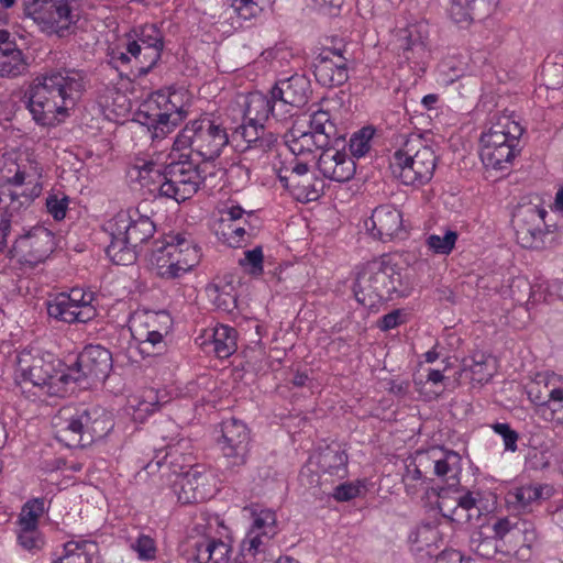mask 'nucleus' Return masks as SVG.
<instances>
[{
	"instance_id": "nucleus-17",
	"label": "nucleus",
	"mask_w": 563,
	"mask_h": 563,
	"mask_svg": "<svg viewBox=\"0 0 563 563\" xmlns=\"http://www.w3.org/2000/svg\"><path fill=\"white\" fill-rule=\"evenodd\" d=\"M220 431L218 445L224 468L230 474H238L247 462L251 431L242 420L233 417L220 423Z\"/></svg>"
},
{
	"instance_id": "nucleus-33",
	"label": "nucleus",
	"mask_w": 563,
	"mask_h": 563,
	"mask_svg": "<svg viewBox=\"0 0 563 563\" xmlns=\"http://www.w3.org/2000/svg\"><path fill=\"white\" fill-rule=\"evenodd\" d=\"M29 64L7 30H0V76L14 78L26 73Z\"/></svg>"
},
{
	"instance_id": "nucleus-57",
	"label": "nucleus",
	"mask_w": 563,
	"mask_h": 563,
	"mask_svg": "<svg viewBox=\"0 0 563 563\" xmlns=\"http://www.w3.org/2000/svg\"><path fill=\"white\" fill-rule=\"evenodd\" d=\"M361 493V487L353 483H342L334 487L332 496L338 501H349L357 497Z\"/></svg>"
},
{
	"instance_id": "nucleus-28",
	"label": "nucleus",
	"mask_w": 563,
	"mask_h": 563,
	"mask_svg": "<svg viewBox=\"0 0 563 563\" xmlns=\"http://www.w3.org/2000/svg\"><path fill=\"white\" fill-rule=\"evenodd\" d=\"M314 77L324 87H338L349 79L347 59L340 49L323 48L316 57Z\"/></svg>"
},
{
	"instance_id": "nucleus-42",
	"label": "nucleus",
	"mask_w": 563,
	"mask_h": 563,
	"mask_svg": "<svg viewBox=\"0 0 563 563\" xmlns=\"http://www.w3.org/2000/svg\"><path fill=\"white\" fill-rule=\"evenodd\" d=\"M277 136L273 132L258 136L256 141H252L241 148V154L244 161H260L264 158L268 152L275 146Z\"/></svg>"
},
{
	"instance_id": "nucleus-37",
	"label": "nucleus",
	"mask_w": 563,
	"mask_h": 563,
	"mask_svg": "<svg viewBox=\"0 0 563 563\" xmlns=\"http://www.w3.org/2000/svg\"><path fill=\"white\" fill-rule=\"evenodd\" d=\"M429 475L431 473L428 452L418 451L406 464V471L402 475L407 494L416 495V490H410V482H420V485L433 482Z\"/></svg>"
},
{
	"instance_id": "nucleus-6",
	"label": "nucleus",
	"mask_w": 563,
	"mask_h": 563,
	"mask_svg": "<svg viewBox=\"0 0 563 563\" xmlns=\"http://www.w3.org/2000/svg\"><path fill=\"white\" fill-rule=\"evenodd\" d=\"M106 230L111 238L107 255L117 265H129L136 260V247L153 238L156 227L137 210H121L108 221Z\"/></svg>"
},
{
	"instance_id": "nucleus-20",
	"label": "nucleus",
	"mask_w": 563,
	"mask_h": 563,
	"mask_svg": "<svg viewBox=\"0 0 563 563\" xmlns=\"http://www.w3.org/2000/svg\"><path fill=\"white\" fill-rule=\"evenodd\" d=\"M220 231L223 243L233 249L246 246L257 229V217L253 210H245L229 200L220 210Z\"/></svg>"
},
{
	"instance_id": "nucleus-1",
	"label": "nucleus",
	"mask_w": 563,
	"mask_h": 563,
	"mask_svg": "<svg viewBox=\"0 0 563 563\" xmlns=\"http://www.w3.org/2000/svg\"><path fill=\"white\" fill-rule=\"evenodd\" d=\"M87 86V75L75 68L49 69L29 85L24 98L33 120L42 126H55L69 117Z\"/></svg>"
},
{
	"instance_id": "nucleus-32",
	"label": "nucleus",
	"mask_w": 563,
	"mask_h": 563,
	"mask_svg": "<svg viewBox=\"0 0 563 563\" xmlns=\"http://www.w3.org/2000/svg\"><path fill=\"white\" fill-rule=\"evenodd\" d=\"M318 168L325 178L338 183L349 181L355 174L353 158L332 145L320 154Z\"/></svg>"
},
{
	"instance_id": "nucleus-31",
	"label": "nucleus",
	"mask_w": 563,
	"mask_h": 563,
	"mask_svg": "<svg viewBox=\"0 0 563 563\" xmlns=\"http://www.w3.org/2000/svg\"><path fill=\"white\" fill-rule=\"evenodd\" d=\"M427 25L410 24L396 34V46L399 55L407 62L419 64L427 56Z\"/></svg>"
},
{
	"instance_id": "nucleus-49",
	"label": "nucleus",
	"mask_w": 563,
	"mask_h": 563,
	"mask_svg": "<svg viewBox=\"0 0 563 563\" xmlns=\"http://www.w3.org/2000/svg\"><path fill=\"white\" fill-rule=\"evenodd\" d=\"M308 174H310L308 164L294 159L289 167L279 169L277 176L282 185L286 187L291 184V179L296 181Z\"/></svg>"
},
{
	"instance_id": "nucleus-35",
	"label": "nucleus",
	"mask_w": 563,
	"mask_h": 563,
	"mask_svg": "<svg viewBox=\"0 0 563 563\" xmlns=\"http://www.w3.org/2000/svg\"><path fill=\"white\" fill-rule=\"evenodd\" d=\"M495 371V362L484 352H475L472 356L463 360L461 376L470 378L471 382L485 385L488 384Z\"/></svg>"
},
{
	"instance_id": "nucleus-27",
	"label": "nucleus",
	"mask_w": 563,
	"mask_h": 563,
	"mask_svg": "<svg viewBox=\"0 0 563 563\" xmlns=\"http://www.w3.org/2000/svg\"><path fill=\"white\" fill-rule=\"evenodd\" d=\"M210 482V475L199 466L176 477L173 490L183 505L201 503L209 499L213 494Z\"/></svg>"
},
{
	"instance_id": "nucleus-44",
	"label": "nucleus",
	"mask_w": 563,
	"mask_h": 563,
	"mask_svg": "<svg viewBox=\"0 0 563 563\" xmlns=\"http://www.w3.org/2000/svg\"><path fill=\"white\" fill-rule=\"evenodd\" d=\"M374 134L372 126H365L352 135L349 146L353 157L360 158L369 152Z\"/></svg>"
},
{
	"instance_id": "nucleus-38",
	"label": "nucleus",
	"mask_w": 563,
	"mask_h": 563,
	"mask_svg": "<svg viewBox=\"0 0 563 563\" xmlns=\"http://www.w3.org/2000/svg\"><path fill=\"white\" fill-rule=\"evenodd\" d=\"M285 188L289 189L294 197L299 201H314L320 197L323 189V181L310 173L301 177Z\"/></svg>"
},
{
	"instance_id": "nucleus-55",
	"label": "nucleus",
	"mask_w": 563,
	"mask_h": 563,
	"mask_svg": "<svg viewBox=\"0 0 563 563\" xmlns=\"http://www.w3.org/2000/svg\"><path fill=\"white\" fill-rule=\"evenodd\" d=\"M18 541L26 550L37 549L42 543L37 528H20Z\"/></svg>"
},
{
	"instance_id": "nucleus-30",
	"label": "nucleus",
	"mask_w": 563,
	"mask_h": 563,
	"mask_svg": "<svg viewBox=\"0 0 563 563\" xmlns=\"http://www.w3.org/2000/svg\"><path fill=\"white\" fill-rule=\"evenodd\" d=\"M253 525L247 539L241 543V551L247 552L252 558L262 552L265 544L263 538L272 539L276 534V514L271 509H254L252 511Z\"/></svg>"
},
{
	"instance_id": "nucleus-2",
	"label": "nucleus",
	"mask_w": 563,
	"mask_h": 563,
	"mask_svg": "<svg viewBox=\"0 0 563 563\" xmlns=\"http://www.w3.org/2000/svg\"><path fill=\"white\" fill-rule=\"evenodd\" d=\"M141 186L157 190L161 196L185 201L195 195L203 181L199 166L188 155L173 159L164 169L153 161L137 159L130 170Z\"/></svg>"
},
{
	"instance_id": "nucleus-3",
	"label": "nucleus",
	"mask_w": 563,
	"mask_h": 563,
	"mask_svg": "<svg viewBox=\"0 0 563 563\" xmlns=\"http://www.w3.org/2000/svg\"><path fill=\"white\" fill-rule=\"evenodd\" d=\"M428 452L430 473L441 479L445 487H438L437 495L440 498L438 508L443 517L459 525L468 523L473 517H481V509L476 505L473 493L454 498L456 505L452 507L446 498L449 489H456L461 483L462 457L457 452L441 449H431ZM433 490L435 488L432 487Z\"/></svg>"
},
{
	"instance_id": "nucleus-47",
	"label": "nucleus",
	"mask_w": 563,
	"mask_h": 563,
	"mask_svg": "<svg viewBox=\"0 0 563 563\" xmlns=\"http://www.w3.org/2000/svg\"><path fill=\"white\" fill-rule=\"evenodd\" d=\"M264 255L262 246H256L253 250L244 252L243 257L239 260V265L252 276H260L263 274Z\"/></svg>"
},
{
	"instance_id": "nucleus-51",
	"label": "nucleus",
	"mask_w": 563,
	"mask_h": 563,
	"mask_svg": "<svg viewBox=\"0 0 563 563\" xmlns=\"http://www.w3.org/2000/svg\"><path fill=\"white\" fill-rule=\"evenodd\" d=\"M473 0H451L450 16L457 24L468 23L472 18Z\"/></svg>"
},
{
	"instance_id": "nucleus-39",
	"label": "nucleus",
	"mask_w": 563,
	"mask_h": 563,
	"mask_svg": "<svg viewBox=\"0 0 563 563\" xmlns=\"http://www.w3.org/2000/svg\"><path fill=\"white\" fill-rule=\"evenodd\" d=\"M210 344L219 358L231 356L236 350L235 329L224 324L217 325L212 331Z\"/></svg>"
},
{
	"instance_id": "nucleus-36",
	"label": "nucleus",
	"mask_w": 563,
	"mask_h": 563,
	"mask_svg": "<svg viewBox=\"0 0 563 563\" xmlns=\"http://www.w3.org/2000/svg\"><path fill=\"white\" fill-rule=\"evenodd\" d=\"M169 401L167 389H137V393L129 396V405L135 412L150 415L156 411L161 405Z\"/></svg>"
},
{
	"instance_id": "nucleus-63",
	"label": "nucleus",
	"mask_w": 563,
	"mask_h": 563,
	"mask_svg": "<svg viewBox=\"0 0 563 563\" xmlns=\"http://www.w3.org/2000/svg\"><path fill=\"white\" fill-rule=\"evenodd\" d=\"M521 395L527 394L528 399L538 406L540 410L543 409V407L547 404V398L550 391H545L544 389H520Z\"/></svg>"
},
{
	"instance_id": "nucleus-41",
	"label": "nucleus",
	"mask_w": 563,
	"mask_h": 563,
	"mask_svg": "<svg viewBox=\"0 0 563 563\" xmlns=\"http://www.w3.org/2000/svg\"><path fill=\"white\" fill-rule=\"evenodd\" d=\"M485 530H489V527L482 525L479 529L472 533L470 547L477 555L484 559H493L498 552V541Z\"/></svg>"
},
{
	"instance_id": "nucleus-8",
	"label": "nucleus",
	"mask_w": 563,
	"mask_h": 563,
	"mask_svg": "<svg viewBox=\"0 0 563 563\" xmlns=\"http://www.w3.org/2000/svg\"><path fill=\"white\" fill-rule=\"evenodd\" d=\"M200 256V249L190 234L170 232L153 242L150 263L159 277L176 279L191 271Z\"/></svg>"
},
{
	"instance_id": "nucleus-11",
	"label": "nucleus",
	"mask_w": 563,
	"mask_h": 563,
	"mask_svg": "<svg viewBox=\"0 0 563 563\" xmlns=\"http://www.w3.org/2000/svg\"><path fill=\"white\" fill-rule=\"evenodd\" d=\"M523 128L510 115H498L481 136V158L493 169H506L520 152Z\"/></svg>"
},
{
	"instance_id": "nucleus-26",
	"label": "nucleus",
	"mask_w": 563,
	"mask_h": 563,
	"mask_svg": "<svg viewBox=\"0 0 563 563\" xmlns=\"http://www.w3.org/2000/svg\"><path fill=\"white\" fill-rule=\"evenodd\" d=\"M547 211L533 203L519 205L512 213V227L518 243L525 249H539L545 235Z\"/></svg>"
},
{
	"instance_id": "nucleus-14",
	"label": "nucleus",
	"mask_w": 563,
	"mask_h": 563,
	"mask_svg": "<svg viewBox=\"0 0 563 563\" xmlns=\"http://www.w3.org/2000/svg\"><path fill=\"white\" fill-rule=\"evenodd\" d=\"M310 130L295 125L287 134V144L295 155L311 153L314 148L325 151L343 139L331 114L325 110L313 111L309 120Z\"/></svg>"
},
{
	"instance_id": "nucleus-25",
	"label": "nucleus",
	"mask_w": 563,
	"mask_h": 563,
	"mask_svg": "<svg viewBox=\"0 0 563 563\" xmlns=\"http://www.w3.org/2000/svg\"><path fill=\"white\" fill-rule=\"evenodd\" d=\"M54 246L53 233L44 227H35L26 234L15 239L9 250V255L21 264L35 266L49 256Z\"/></svg>"
},
{
	"instance_id": "nucleus-56",
	"label": "nucleus",
	"mask_w": 563,
	"mask_h": 563,
	"mask_svg": "<svg viewBox=\"0 0 563 563\" xmlns=\"http://www.w3.org/2000/svg\"><path fill=\"white\" fill-rule=\"evenodd\" d=\"M211 547H213L212 538L203 537L196 541L194 544L195 554L194 558L197 563H210Z\"/></svg>"
},
{
	"instance_id": "nucleus-46",
	"label": "nucleus",
	"mask_w": 563,
	"mask_h": 563,
	"mask_svg": "<svg viewBox=\"0 0 563 563\" xmlns=\"http://www.w3.org/2000/svg\"><path fill=\"white\" fill-rule=\"evenodd\" d=\"M550 391L547 404L541 410L542 415L552 421H563V389H544Z\"/></svg>"
},
{
	"instance_id": "nucleus-64",
	"label": "nucleus",
	"mask_w": 563,
	"mask_h": 563,
	"mask_svg": "<svg viewBox=\"0 0 563 563\" xmlns=\"http://www.w3.org/2000/svg\"><path fill=\"white\" fill-rule=\"evenodd\" d=\"M435 563H470L459 551L443 552L437 556Z\"/></svg>"
},
{
	"instance_id": "nucleus-40",
	"label": "nucleus",
	"mask_w": 563,
	"mask_h": 563,
	"mask_svg": "<svg viewBox=\"0 0 563 563\" xmlns=\"http://www.w3.org/2000/svg\"><path fill=\"white\" fill-rule=\"evenodd\" d=\"M64 549V558L69 563H97L98 544L95 541H68Z\"/></svg>"
},
{
	"instance_id": "nucleus-13",
	"label": "nucleus",
	"mask_w": 563,
	"mask_h": 563,
	"mask_svg": "<svg viewBox=\"0 0 563 563\" xmlns=\"http://www.w3.org/2000/svg\"><path fill=\"white\" fill-rule=\"evenodd\" d=\"M66 366L52 354L43 355L37 349H23L15 356L13 372L16 385L31 384L33 387H53L63 384L60 374Z\"/></svg>"
},
{
	"instance_id": "nucleus-9",
	"label": "nucleus",
	"mask_w": 563,
	"mask_h": 563,
	"mask_svg": "<svg viewBox=\"0 0 563 563\" xmlns=\"http://www.w3.org/2000/svg\"><path fill=\"white\" fill-rule=\"evenodd\" d=\"M438 157L420 134H410L389 158L394 178L405 186H422L431 180Z\"/></svg>"
},
{
	"instance_id": "nucleus-29",
	"label": "nucleus",
	"mask_w": 563,
	"mask_h": 563,
	"mask_svg": "<svg viewBox=\"0 0 563 563\" xmlns=\"http://www.w3.org/2000/svg\"><path fill=\"white\" fill-rule=\"evenodd\" d=\"M364 224L371 236L382 242L391 241L404 233L402 214L393 205L376 207Z\"/></svg>"
},
{
	"instance_id": "nucleus-61",
	"label": "nucleus",
	"mask_w": 563,
	"mask_h": 563,
	"mask_svg": "<svg viewBox=\"0 0 563 563\" xmlns=\"http://www.w3.org/2000/svg\"><path fill=\"white\" fill-rule=\"evenodd\" d=\"M494 532V538L498 540H503L508 533L512 531H519L522 530L518 528L517 523H512L508 518H500L498 519L492 528H489Z\"/></svg>"
},
{
	"instance_id": "nucleus-43",
	"label": "nucleus",
	"mask_w": 563,
	"mask_h": 563,
	"mask_svg": "<svg viewBox=\"0 0 563 563\" xmlns=\"http://www.w3.org/2000/svg\"><path fill=\"white\" fill-rule=\"evenodd\" d=\"M509 503L516 505L521 510H527L532 503L539 501L542 498L541 486H521L514 493L508 495Z\"/></svg>"
},
{
	"instance_id": "nucleus-53",
	"label": "nucleus",
	"mask_w": 563,
	"mask_h": 563,
	"mask_svg": "<svg viewBox=\"0 0 563 563\" xmlns=\"http://www.w3.org/2000/svg\"><path fill=\"white\" fill-rule=\"evenodd\" d=\"M235 132L241 135L243 142L247 145L252 141H256L258 136L265 135L269 131H266L262 123L244 121L243 124L236 128Z\"/></svg>"
},
{
	"instance_id": "nucleus-58",
	"label": "nucleus",
	"mask_w": 563,
	"mask_h": 563,
	"mask_svg": "<svg viewBox=\"0 0 563 563\" xmlns=\"http://www.w3.org/2000/svg\"><path fill=\"white\" fill-rule=\"evenodd\" d=\"M231 7L243 20H250L257 12V3L254 0H231Z\"/></svg>"
},
{
	"instance_id": "nucleus-21",
	"label": "nucleus",
	"mask_w": 563,
	"mask_h": 563,
	"mask_svg": "<svg viewBox=\"0 0 563 563\" xmlns=\"http://www.w3.org/2000/svg\"><path fill=\"white\" fill-rule=\"evenodd\" d=\"M95 295L81 288H73L69 292H59L47 302V313L51 318L66 322L86 323L97 316L92 305Z\"/></svg>"
},
{
	"instance_id": "nucleus-23",
	"label": "nucleus",
	"mask_w": 563,
	"mask_h": 563,
	"mask_svg": "<svg viewBox=\"0 0 563 563\" xmlns=\"http://www.w3.org/2000/svg\"><path fill=\"white\" fill-rule=\"evenodd\" d=\"M271 93L278 107V121H283L308 103L312 90L308 77L294 74L278 79L272 87Z\"/></svg>"
},
{
	"instance_id": "nucleus-16",
	"label": "nucleus",
	"mask_w": 563,
	"mask_h": 563,
	"mask_svg": "<svg viewBox=\"0 0 563 563\" xmlns=\"http://www.w3.org/2000/svg\"><path fill=\"white\" fill-rule=\"evenodd\" d=\"M111 369L112 355L110 351L101 345H88L73 365L66 366L59 380L63 385H97L106 380Z\"/></svg>"
},
{
	"instance_id": "nucleus-5",
	"label": "nucleus",
	"mask_w": 563,
	"mask_h": 563,
	"mask_svg": "<svg viewBox=\"0 0 563 563\" xmlns=\"http://www.w3.org/2000/svg\"><path fill=\"white\" fill-rule=\"evenodd\" d=\"M407 295L401 273L389 256L383 255L362 265L354 283V296L358 303L369 310L395 297Z\"/></svg>"
},
{
	"instance_id": "nucleus-54",
	"label": "nucleus",
	"mask_w": 563,
	"mask_h": 563,
	"mask_svg": "<svg viewBox=\"0 0 563 563\" xmlns=\"http://www.w3.org/2000/svg\"><path fill=\"white\" fill-rule=\"evenodd\" d=\"M493 430L501 435L505 444V449L511 452H515L517 450V441H518V433L510 428L508 423H494L492 426Z\"/></svg>"
},
{
	"instance_id": "nucleus-19",
	"label": "nucleus",
	"mask_w": 563,
	"mask_h": 563,
	"mask_svg": "<svg viewBox=\"0 0 563 563\" xmlns=\"http://www.w3.org/2000/svg\"><path fill=\"white\" fill-rule=\"evenodd\" d=\"M349 456L338 443H332L320 449L309 463L302 467L300 479L310 486H321L322 478L342 479L347 475Z\"/></svg>"
},
{
	"instance_id": "nucleus-4",
	"label": "nucleus",
	"mask_w": 563,
	"mask_h": 563,
	"mask_svg": "<svg viewBox=\"0 0 563 563\" xmlns=\"http://www.w3.org/2000/svg\"><path fill=\"white\" fill-rule=\"evenodd\" d=\"M42 168L37 164L18 165L15 174L0 190V254L8 246V236L14 225L21 221L25 211L42 192Z\"/></svg>"
},
{
	"instance_id": "nucleus-7",
	"label": "nucleus",
	"mask_w": 563,
	"mask_h": 563,
	"mask_svg": "<svg viewBox=\"0 0 563 563\" xmlns=\"http://www.w3.org/2000/svg\"><path fill=\"white\" fill-rule=\"evenodd\" d=\"M56 439L68 448H86L103 439L112 429L113 420L102 408H90L69 415V409L59 410L54 418Z\"/></svg>"
},
{
	"instance_id": "nucleus-52",
	"label": "nucleus",
	"mask_w": 563,
	"mask_h": 563,
	"mask_svg": "<svg viewBox=\"0 0 563 563\" xmlns=\"http://www.w3.org/2000/svg\"><path fill=\"white\" fill-rule=\"evenodd\" d=\"M132 549L137 553L140 560L151 561L156 558L155 541L148 536L141 534L132 544Z\"/></svg>"
},
{
	"instance_id": "nucleus-10",
	"label": "nucleus",
	"mask_w": 563,
	"mask_h": 563,
	"mask_svg": "<svg viewBox=\"0 0 563 563\" xmlns=\"http://www.w3.org/2000/svg\"><path fill=\"white\" fill-rule=\"evenodd\" d=\"M229 143V130L224 123L211 114H202L189 120L179 131L173 143V150L189 148L202 161L211 162L222 154Z\"/></svg>"
},
{
	"instance_id": "nucleus-60",
	"label": "nucleus",
	"mask_w": 563,
	"mask_h": 563,
	"mask_svg": "<svg viewBox=\"0 0 563 563\" xmlns=\"http://www.w3.org/2000/svg\"><path fill=\"white\" fill-rule=\"evenodd\" d=\"M405 313L400 309L393 310L391 312L383 316L378 320V328L382 331H389L405 323Z\"/></svg>"
},
{
	"instance_id": "nucleus-45",
	"label": "nucleus",
	"mask_w": 563,
	"mask_h": 563,
	"mask_svg": "<svg viewBox=\"0 0 563 563\" xmlns=\"http://www.w3.org/2000/svg\"><path fill=\"white\" fill-rule=\"evenodd\" d=\"M457 236V232L446 230L443 235L430 234L426 244L435 254L449 255L455 246Z\"/></svg>"
},
{
	"instance_id": "nucleus-62",
	"label": "nucleus",
	"mask_w": 563,
	"mask_h": 563,
	"mask_svg": "<svg viewBox=\"0 0 563 563\" xmlns=\"http://www.w3.org/2000/svg\"><path fill=\"white\" fill-rule=\"evenodd\" d=\"M213 547H211V556L212 561L210 563H228L229 562V552L230 547L219 539H212Z\"/></svg>"
},
{
	"instance_id": "nucleus-12",
	"label": "nucleus",
	"mask_w": 563,
	"mask_h": 563,
	"mask_svg": "<svg viewBox=\"0 0 563 563\" xmlns=\"http://www.w3.org/2000/svg\"><path fill=\"white\" fill-rule=\"evenodd\" d=\"M187 114L180 92L158 91L141 106L136 121L146 126L151 137L156 140L173 132Z\"/></svg>"
},
{
	"instance_id": "nucleus-24",
	"label": "nucleus",
	"mask_w": 563,
	"mask_h": 563,
	"mask_svg": "<svg viewBox=\"0 0 563 563\" xmlns=\"http://www.w3.org/2000/svg\"><path fill=\"white\" fill-rule=\"evenodd\" d=\"M195 460L190 442L180 439L174 444H168L164 450H157L154 459L144 468L148 474L157 471L162 477L169 479L173 475L178 477L188 470L199 467Z\"/></svg>"
},
{
	"instance_id": "nucleus-15",
	"label": "nucleus",
	"mask_w": 563,
	"mask_h": 563,
	"mask_svg": "<svg viewBox=\"0 0 563 563\" xmlns=\"http://www.w3.org/2000/svg\"><path fill=\"white\" fill-rule=\"evenodd\" d=\"M173 324L170 314L165 310H135L129 319V329L142 354L153 356L165 350L164 336Z\"/></svg>"
},
{
	"instance_id": "nucleus-59",
	"label": "nucleus",
	"mask_w": 563,
	"mask_h": 563,
	"mask_svg": "<svg viewBox=\"0 0 563 563\" xmlns=\"http://www.w3.org/2000/svg\"><path fill=\"white\" fill-rule=\"evenodd\" d=\"M532 382L537 386L562 387L563 386V376L547 369V371L537 373L534 375Z\"/></svg>"
},
{
	"instance_id": "nucleus-34",
	"label": "nucleus",
	"mask_w": 563,
	"mask_h": 563,
	"mask_svg": "<svg viewBox=\"0 0 563 563\" xmlns=\"http://www.w3.org/2000/svg\"><path fill=\"white\" fill-rule=\"evenodd\" d=\"M278 107L272 93L266 96L262 92H251L246 97L244 109V121L264 124L269 117L278 120Z\"/></svg>"
},
{
	"instance_id": "nucleus-18",
	"label": "nucleus",
	"mask_w": 563,
	"mask_h": 563,
	"mask_svg": "<svg viewBox=\"0 0 563 563\" xmlns=\"http://www.w3.org/2000/svg\"><path fill=\"white\" fill-rule=\"evenodd\" d=\"M23 7L25 15L48 34L64 36L77 21L68 0H23Z\"/></svg>"
},
{
	"instance_id": "nucleus-22",
	"label": "nucleus",
	"mask_w": 563,
	"mask_h": 563,
	"mask_svg": "<svg viewBox=\"0 0 563 563\" xmlns=\"http://www.w3.org/2000/svg\"><path fill=\"white\" fill-rule=\"evenodd\" d=\"M125 49L137 63L140 75H146L161 59L164 48V35L156 24L135 27Z\"/></svg>"
},
{
	"instance_id": "nucleus-48",
	"label": "nucleus",
	"mask_w": 563,
	"mask_h": 563,
	"mask_svg": "<svg viewBox=\"0 0 563 563\" xmlns=\"http://www.w3.org/2000/svg\"><path fill=\"white\" fill-rule=\"evenodd\" d=\"M44 511V503L40 499L27 501L20 516L19 525L20 528H37L38 518Z\"/></svg>"
},
{
	"instance_id": "nucleus-50",
	"label": "nucleus",
	"mask_w": 563,
	"mask_h": 563,
	"mask_svg": "<svg viewBox=\"0 0 563 563\" xmlns=\"http://www.w3.org/2000/svg\"><path fill=\"white\" fill-rule=\"evenodd\" d=\"M69 198L62 194H51L46 198L47 212L53 217L54 220L60 221L66 217L68 209Z\"/></svg>"
}]
</instances>
